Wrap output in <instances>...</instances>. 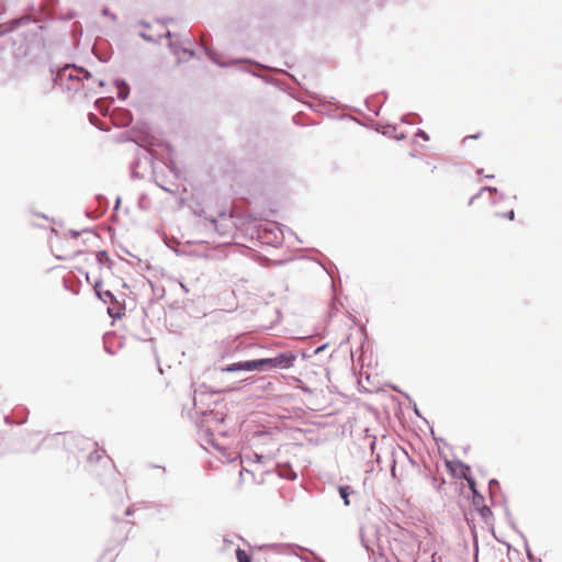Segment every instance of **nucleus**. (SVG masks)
<instances>
[{
	"label": "nucleus",
	"instance_id": "nucleus-10",
	"mask_svg": "<svg viewBox=\"0 0 562 562\" xmlns=\"http://www.w3.org/2000/svg\"><path fill=\"white\" fill-rule=\"evenodd\" d=\"M504 217L508 218L509 221H513V220H514V217H515L514 210H510L509 212H507L506 214H504Z\"/></svg>",
	"mask_w": 562,
	"mask_h": 562
},
{
	"label": "nucleus",
	"instance_id": "nucleus-12",
	"mask_svg": "<svg viewBox=\"0 0 562 562\" xmlns=\"http://www.w3.org/2000/svg\"><path fill=\"white\" fill-rule=\"evenodd\" d=\"M160 188L169 193H175V190L170 189V188H166L164 186H160Z\"/></svg>",
	"mask_w": 562,
	"mask_h": 562
},
{
	"label": "nucleus",
	"instance_id": "nucleus-4",
	"mask_svg": "<svg viewBox=\"0 0 562 562\" xmlns=\"http://www.w3.org/2000/svg\"><path fill=\"white\" fill-rule=\"evenodd\" d=\"M241 370H245V371L257 370L256 360L233 363V364L227 366L226 368L222 369V371H224V372H234V371H241Z\"/></svg>",
	"mask_w": 562,
	"mask_h": 562
},
{
	"label": "nucleus",
	"instance_id": "nucleus-15",
	"mask_svg": "<svg viewBox=\"0 0 562 562\" xmlns=\"http://www.w3.org/2000/svg\"><path fill=\"white\" fill-rule=\"evenodd\" d=\"M475 198H476V196L471 198L470 203H473V201H474V199H475Z\"/></svg>",
	"mask_w": 562,
	"mask_h": 562
},
{
	"label": "nucleus",
	"instance_id": "nucleus-11",
	"mask_svg": "<svg viewBox=\"0 0 562 562\" xmlns=\"http://www.w3.org/2000/svg\"><path fill=\"white\" fill-rule=\"evenodd\" d=\"M119 97H120V98H122V99H125V98L127 97V92H126V91L121 90V91L119 92Z\"/></svg>",
	"mask_w": 562,
	"mask_h": 562
},
{
	"label": "nucleus",
	"instance_id": "nucleus-8",
	"mask_svg": "<svg viewBox=\"0 0 562 562\" xmlns=\"http://www.w3.org/2000/svg\"><path fill=\"white\" fill-rule=\"evenodd\" d=\"M493 192H496V189H492V188H483V189L480 191V193H479V195H477V196H481V195H483L484 193H487V194H490V195H491Z\"/></svg>",
	"mask_w": 562,
	"mask_h": 562
},
{
	"label": "nucleus",
	"instance_id": "nucleus-9",
	"mask_svg": "<svg viewBox=\"0 0 562 562\" xmlns=\"http://www.w3.org/2000/svg\"><path fill=\"white\" fill-rule=\"evenodd\" d=\"M481 136H482V133L479 132L476 134L465 136L462 142L465 143L469 139H476V138H480Z\"/></svg>",
	"mask_w": 562,
	"mask_h": 562
},
{
	"label": "nucleus",
	"instance_id": "nucleus-3",
	"mask_svg": "<svg viewBox=\"0 0 562 562\" xmlns=\"http://www.w3.org/2000/svg\"><path fill=\"white\" fill-rule=\"evenodd\" d=\"M393 555L397 560V562H409L414 561V549L412 543L406 542L404 540H395L394 546L392 548Z\"/></svg>",
	"mask_w": 562,
	"mask_h": 562
},
{
	"label": "nucleus",
	"instance_id": "nucleus-7",
	"mask_svg": "<svg viewBox=\"0 0 562 562\" xmlns=\"http://www.w3.org/2000/svg\"><path fill=\"white\" fill-rule=\"evenodd\" d=\"M104 458V451H93L90 456H89V461L90 462H93V461H100Z\"/></svg>",
	"mask_w": 562,
	"mask_h": 562
},
{
	"label": "nucleus",
	"instance_id": "nucleus-1",
	"mask_svg": "<svg viewBox=\"0 0 562 562\" xmlns=\"http://www.w3.org/2000/svg\"><path fill=\"white\" fill-rule=\"evenodd\" d=\"M90 78V74L81 68L76 67H66L59 72V80L61 83L67 80L70 83L68 85V89L71 90H80L85 88L83 80H88Z\"/></svg>",
	"mask_w": 562,
	"mask_h": 562
},
{
	"label": "nucleus",
	"instance_id": "nucleus-2",
	"mask_svg": "<svg viewBox=\"0 0 562 562\" xmlns=\"http://www.w3.org/2000/svg\"><path fill=\"white\" fill-rule=\"evenodd\" d=\"M295 359L296 357L292 352H283L274 358L258 359L256 360L257 370H262L265 368L289 369L293 367Z\"/></svg>",
	"mask_w": 562,
	"mask_h": 562
},
{
	"label": "nucleus",
	"instance_id": "nucleus-6",
	"mask_svg": "<svg viewBox=\"0 0 562 562\" xmlns=\"http://www.w3.org/2000/svg\"><path fill=\"white\" fill-rule=\"evenodd\" d=\"M236 557L238 562H250L249 555L241 549H237Z\"/></svg>",
	"mask_w": 562,
	"mask_h": 562
},
{
	"label": "nucleus",
	"instance_id": "nucleus-14",
	"mask_svg": "<svg viewBox=\"0 0 562 562\" xmlns=\"http://www.w3.org/2000/svg\"><path fill=\"white\" fill-rule=\"evenodd\" d=\"M468 482H469L471 488H474V482L472 480H470V479H468Z\"/></svg>",
	"mask_w": 562,
	"mask_h": 562
},
{
	"label": "nucleus",
	"instance_id": "nucleus-13",
	"mask_svg": "<svg viewBox=\"0 0 562 562\" xmlns=\"http://www.w3.org/2000/svg\"><path fill=\"white\" fill-rule=\"evenodd\" d=\"M104 256H105V254H104V252H99V254L97 255V258H98V260H99V261H102Z\"/></svg>",
	"mask_w": 562,
	"mask_h": 562
},
{
	"label": "nucleus",
	"instance_id": "nucleus-16",
	"mask_svg": "<svg viewBox=\"0 0 562 562\" xmlns=\"http://www.w3.org/2000/svg\"><path fill=\"white\" fill-rule=\"evenodd\" d=\"M475 198H476V196L471 198L470 203H473V201H474V199H475Z\"/></svg>",
	"mask_w": 562,
	"mask_h": 562
},
{
	"label": "nucleus",
	"instance_id": "nucleus-5",
	"mask_svg": "<svg viewBox=\"0 0 562 562\" xmlns=\"http://www.w3.org/2000/svg\"><path fill=\"white\" fill-rule=\"evenodd\" d=\"M338 492H339L341 498L344 499L345 505L349 506L350 505V501H349L350 491H349V487L348 486H339L338 487Z\"/></svg>",
	"mask_w": 562,
	"mask_h": 562
}]
</instances>
